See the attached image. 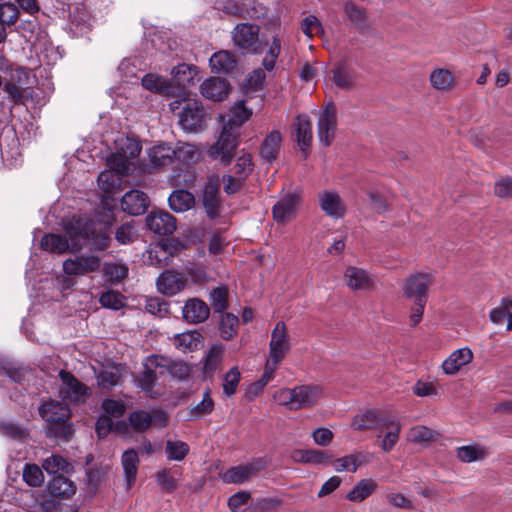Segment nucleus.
I'll use <instances>...</instances> for the list:
<instances>
[{
	"label": "nucleus",
	"instance_id": "obj_2",
	"mask_svg": "<svg viewBox=\"0 0 512 512\" xmlns=\"http://www.w3.org/2000/svg\"><path fill=\"white\" fill-rule=\"evenodd\" d=\"M141 152L139 144L132 139H121L116 152L107 158L110 169L102 171L97 179L99 189L105 194H114L122 189V179L131 172V160Z\"/></svg>",
	"mask_w": 512,
	"mask_h": 512
},
{
	"label": "nucleus",
	"instance_id": "obj_19",
	"mask_svg": "<svg viewBox=\"0 0 512 512\" xmlns=\"http://www.w3.org/2000/svg\"><path fill=\"white\" fill-rule=\"evenodd\" d=\"M149 205L148 196L140 190L126 192L121 199L122 210L133 216L145 213Z\"/></svg>",
	"mask_w": 512,
	"mask_h": 512
},
{
	"label": "nucleus",
	"instance_id": "obj_45",
	"mask_svg": "<svg viewBox=\"0 0 512 512\" xmlns=\"http://www.w3.org/2000/svg\"><path fill=\"white\" fill-rule=\"evenodd\" d=\"M223 346L220 344L213 345L206 354L204 360L205 374H213L222 362Z\"/></svg>",
	"mask_w": 512,
	"mask_h": 512
},
{
	"label": "nucleus",
	"instance_id": "obj_41",
	"mask_svg": "<svg viewBox=\"0 0 512 512\" xmlns=\"http://www.w3.org/2000/svg\"><path fill=\"white\" fill-rule=\"evenodd\" d=\"M138 462V455L134 450H128L123 453L122 466L126 478L127 488H130L135 482Z\"/></svg>",
	"mask_w": 512,
	"mask_h": 512
},
{
	"label": "nucleus",
	"instance_id": "obj_36",
	"mask_svg": "<svg viewBox=\"0 0 512 512\" xmlns=\"http://www.w3.org/2000/svg\"><path fill=\"white\" fill-rule=\"evenodd\" d=\"M457 458L464 463L481 461L488 456L486 447L479 444L465 445L456 450Z\"/></svg>",
	"mask_w": 512,
	"mask_h": 512
},
{
	"label": "nucleus",
	"instance_id": "obj_26",
	"mask_svg": "<svg viewBox=\"0 0 512 512\" xmlns=\"http://www.w3.org/2000/svg\"><path fill=\"white\" fill-rule=\"evenodd\" d=\"M210 314V309L208 305L198 299L193 298L189 299L183 307V317L184 319L193 324L204 322Z\"/></svg>",
	"mask_w": 512,
	"mask_h": 512
},
{
	"label": "nucleus",
	"instance_id": "obj_46",
	"mask_svg": "<svg viewBox=\"0 0 512 512\" xmlns=\"http://www.w3.org/2000/svg\"><path fill=\"white\" fill-rule=\"evenodd\" d=\"M97 383L103 389L116 386L120 380V372L116 367H105L97 374Z\"/></svg>",
	"mask_w": 512,
	"mask_h": 512
},
{
	"label": "nucleus",
	"instance_id": "obj_21",
	"mask_svg": "<svg viewBox=\"0 0 512 512\" xmlns=\"http://www.w3.org/2000/svg\"><path fill=\"white\" fill-rule=\"evenodd\" d=\"M159 365L160 363L158 355L153 354L148 356L143 364V372L139 377V386L150 397H155V394L152 392V386L157 380L156 370L159 367Z\"/></svg>",
	"mask_w": 512,
	"mask_h": 512
},
{
	"label": "nucleus",
	"instance_id": "obj_60",
	"mask_svg": "<svg viewBox=\"0 0 512 512\" xmlns=\"http://www.w3.org/2000/svg\"><path fill=\"white\" fill-rule=\"evenodd\" d=\"M412 392L418 397H434L438 395L436 385L428 380L420 379L412 386Z\"/></svg>",
	"mask_w": 512,
	"mask_h": 512
},
{
	"label": "nucleus",
	"instance_id": "obj_35",
	"mask_svg": "<svg viewBox=\"0 0 512 512\" xmlns=\"http://www.w3.org/2000/svg\"><path fill=\"white\" fill-rule=\"evenodd\" d=\"M209 63L212 71L215 73H229L236 67L234 56L225 50L214 53Z\"/></svg>",
	"mask_w": 512,
	"mask_h": 512
},
{
	"label": "nucleus",
	"instance_id": "obj_13",
	"mask_svg": "<svg viewBox=\"0 0 512 512\" xmlns=\"http://www.w3.org/2000/svg\"><path fill=\"white\" fill-rule=\"evenodd\" d=\"M291 348L286 325L279 321L271 333L268 358L282 362Z\"/></svg>",
	"mask_w": 512,
	"mask_h": 512
},
{
	"label": "nucleus",
	"instance_id": "obj_28",
	"mask_svg": "<svg viewBox=\"0 0 512 512\" xmlns=\"http://www.w3.org/2000/svg\"><path fill=\"white\" fill-rule=\"evenodd\" d=\"M333 83L342 90H351L355 86L356 73L345 63H337L331 70Z\"/></svg>",
	"mask_w": 512,
	"mask_h": 512
},
{
	"label": "nucleus",
	"instance_id": "obj_6",
	"mask_svg": "<svg viewBox=\"0 0 512 512\" xmlns=\"http://www.w3.org/2000/svg\"><path fill=\"white\" fill-rule=\"evenodd\" d=\"M179 125L189 133H197L204 129L206 113L203 105L197 100L188 101L178 114Z\"/></svg>",
	"mask_w": 512,
	"mask_h": 512
},
{
	"label": "nucleus",
	"instance_id": "obj_4",
	"mask_svg": "<svg viewBox=\"0 0 512 512\" xmlns=\"http://www.w3.org/2000/svg\"><path fill=\"white\" fill-rule=\"evenodd\" d=\"M172 82L175 87H172L171 84L162 80V95H178L185 96L187 94V89L195 84V77L197 75L196 67L180 64L173 68L172 72Z\"/></svg>",
	"mask_w": 512,
	"mask_h": 512
},
{
	"label": "nucleus",
	"instance_id": "obj_39",
	"mask_svg": "<svg viewBox=\"0 0 512 512\" xmlns=\"http://www.w3.org/2000/svg\"><path fill=\"white\" fill-rule=\"evenodd\" d=\"M42 466L48 474L54 476L69 474L73 470L72 465L60 455H51L46 458Z\"/></svg>",
	"mask_w": 512,
	"mask_h": 512
},
{
	"label": "nucleus",
	"instance_id": "obj_64",
	"mask_svg": "<svg viewBox=\"0 0 512 512\" xmlns=\"http://www.w3.org/2000/svg\"><path fill=\"white\" fill-rule=\"evenodd\" d=\"M102 408L106 413L105 415L114 418L121 417L126 410V406L122 401L113 399L104 400L102 403Z\"/></svg>",
	"mask_w": 512,
	"mask_h": 512
},
{
	"label": "nucleus",
	"instance_id": "obj_48",
	"mask_svg": "<svg viewBox=\"0 0 512 512\" xmlns=\"http://www.w3.org/2000/svg\"><path fill=\"white\" fill-rule=\"evenodd\" d=\"M210 302L215 312L223 313L228 306V288L219 286L210 292Z\"/></svg>",
	"mask_w": 512,
	"mask_h": 512
},
{
	"label": "nucleus",
	"instance_id": "obj_22",
	"mask_svg": "<svg viewBox=\"0 0 512 512\" xmlns=\"http://www.w3.org/2000/svg\"><path fill=\"white\" fill-rule=\"evenodd\" d=\"M201 94L213 101H222L227 97L229 91L228 82L219 77H211L200 86Z\"/></svg>",
	"mask_w": 512,
	"mask_h": 512
},
{
	"label": "nucleus",
	"instance_id": "obj_15",
	"mask_svg": "<svg viewBox=\"0 0 512 512\" xmlns=\"http://www.w3.org/2000/svg\"><path fill=\"white\" fill-rule=\"evenodd\" d=\"M297 193H288L282 197L272 209L273 218L277 223L286 224L297 216V207L300 203Z\"/></svg>",
	"mask_w": 512,
	"mask_h": 512
},
{
	"label": "nucleus",
	"instance_id": "obj_9",
	"mask_svg": "<svg viewBox=\"0 0 512 512\" xmlns=\"http://www.w3.org/2000/svg\"><path fill=\"white\" fill-rule=\"evenodd\" d=\"M266 466L267 461L265 458H255L246 464L229 468L221 475V478L228 484H243L266 468Z\"/></svg>",
	"mask_w": 512,
	"mask_h": 512
},
{
	"label": "nucleus",
	"instance_id": "obj_16",
	"mask_svg": "<svg viewBox=\"0 0 512 512\" xmlns=\"http://www.w3.org/2000/svg\"><path fill=\"white\" fill-rule=\"evenodd\" d=\"M101 259L94 255H82L75 259H67L63 263L64 272L67 275L80 276L97 271L100 268Z\"/></svg>",
	"mask_w": 512,
	"mask_h": 512
},
{
	"label": "nucleus",
	"instance_id": "obj_18",
	"mask_svg": "<svg viewBox=\"0 0 512 512\" xmlns=\"http://www.w3.org/2000/svg\"><path fill=\"white\" fill-rule=\"evenodd\" d=\"M473 360V352L468 347L454 350L442 363L441 369L445 375L454 376L464 366Z\"/></svg>",
	"mask_w": 512,
	"mask_h": 512
},
{
	"label": "nucleus",
	"instance_id": "obj_25",
	"mask_svg": "<svg viewBox=\"0 0 512 512\" xmlns=\"http://www.w3.org/2000/svg\"><path fill=\"white\" fill-rule=\"evenodd\" d=\"M203 343L204 337L196 330L179 333L173 337V345L183 353L196 351L203 346Z\"/></svg>",
	"mask_w": 512,
	"mask_h": 512
},
{
	"label": "nucleus",
	"instance_id": "obj_47",
	"mask_svg": "<svg viewBox=\"0 0 512 512\" xmlns=\"http://www.w3.org/2000/svg\"><path fill=\"white\" fill-rule=\"evenodd\" d=\"M47 434L57 440L69 441L73 435L71 424L67 420L55 422L47 426Z\"/></svg>",
	"mask_w": 512,
	"mask_h": 512
},
{
	"label": "nucleus",
	"instance_id": "obj_10",
	"mask_svg": "<svg viewBox=\"0 0 512 512\" xmlns=\"http://www.w3.org/2000/svg\"><path fill=\"white\" fill-rule=\"evenodd\" d=\"M202 203L207 216L210 219L219 217L221 211L220 177L211 174L203 188Z\"/></svg>",
	"mask_w": 512,
	"mask_h": 512
},
{
	"label": "nucleus",
	"instance_id": "obj_5",
	"mask_svg": "<svg viewBox=\"0 0 512 512\" xmlns=\"http://www.w3.org/2000/svg\"><path fill=\"white\" fill-rule=\"evenodd\" d=\"M237 146V135L228 129L227 125H223L218 140L210 146L207 153L212 159L219 160L222 165L227 166L235 156Z\"/></svg>",
	"mask_w": 512,
	"mask_h": 512
},
{
	"label": "nucleus",
	"instance_id": "obj_44",
	"mask_svg": "<svg viewBox=\"0 0 512 512\" xmlns=\"http://www.w3.org/2000/svg\"><path fill=\"white\" fill-rule=\"evenodd\" d=\"M344 11L349 20L359 29L368 27L366 12L361 7L353 2H346L344 4Z\"/></svg>",
	"mask_w": 512,
	"mask_h": 512
},
{
	"label": "nucleus",
	"instance_id": "obj_31",
	"mask_svg": "<svg viewBox=\"0 0 512 512\" xmlns=\"http://www.w3.org/2000/svg\"><path fill=\"white\" fill-rule=\"evenodd\" d=\"M381 430H387L381 441V448L385 452H389L394 448L399 440L401 424L393 416H389L387 420L383 422Z\"/></svg>",
	"mask_w": 512,
	"mask_h": 512
},
{
	"label": "nucleus",
	"instance_id": "obj_34",
	"mask_svg": "<svg viewBox=\"0 0 512 512\" xmlns=\"http://www.w3.org/2000/svg\"><path fill=\"white\" fill-rule=\"evenodd\" d=\"M189 451L190 446L177 437H170L165 441L164 453L169 461H183Z\"/></svg>",
	"mask_w": 512,
	"mask_h": 512
},
{
	"label": "nucleus",
	"instance_id": "obj_62",
	"mask_svg": "<svg viewBox=\"0 0 512 512\" xmlns=\"http://www.w3.org/2000/svg\"><path fill=\"white\" fill-rule=\"evenodd\" d=\"M253 167L254 164L251 154L243 153L237 158L235 164V173L238 175V177H241L245 180L246 177L252 172Z\"/></svg>",
	"mask_w": 512,
	"mask_h": 512
},
{
	"label": "nucleus",
	"instance_id": "obj_38",
	"mask_svg": "<svg viewBox=\"0 0 512 512\" xmlns=\"http://www.w3.org/2000/svg\"><path fill=\"white\" fill-rule=\"evenodd\" d=\"M168 202L170 208L175 212H184L194 205L195 198L187 190H176L170 195Z\"/></svg>",
	"mask_w": 512,
	"mask_h": 512
},
{
	"label": "nucleus",
	"instance_id": "obj_54",
	"mask_svg": "<svg viewBox=\"0 0 512 512\" xmlns=\"http://www.w3.org/2000/svg\"><path fill=\"white\" fill-rule=\"evenodd\" d=\"M99 302L104 308L119 310L124 306L125 298L119 292L110 290L101 294Z\"/></svg>",
	"mask_w": 512,
	"mask_h": 512
},
{
	"label": "nucleus",
	"instance_id": "obj_32",
	"mask_svg": "<svg viewBox=\"0 0 512 512\" xmlns=\"http://www.w3.org/2000/svg\"><path fill=\"white\" fill-rule=\"evenodd\" d=\"M251 115L252 110L245 106V100H239L230 108L227 114V122L224 125H227L228 129L233 131L249 120Z\"/></svg>",
	"mask_w": 512,
	"mask_h": 512
},
{
	"label": "nucleus",
	"instance_id": "obj_12",
	"mask_svg": "<svg viewBox=\"0 0 512 512\" xmlns=\"http://www.w3.org/2000/svg\"><path fill=\"white\" fill-rule=\"evenodd\" d=\"M337 129V110L333 103H329L320 112L317 130L322 145L328 147L332 143Z\"/></svg>",
	"mask_w": 512,
	"mask_h": 512
},
{
	"label": "nucleus",
	"instance_id": "obj_30",
	"mask_svg": "<svg viewBox=\"0 0 512 512\" xmlns=\"http://www.w3.org/2000/svg\"><path fill=\"white\" fill-rule=\"evenodd\" d=\"M187 282L185 274L168 270L162 272V294L175 295L184 289Z\"/></svg>",
	"mask_w": 512,
	"mask_h": 512
},
{
	"label": "nucleus",
	"instance_id": "obj_24",
	"mask_svg": "<svg viewBox=\"0 0 512 512\" xmlns=\"http://www.w3.org/2000/svg\"><path fill=\"white\" fill-rule=\"evenodd\" d=\"M282 137L279 131H271L262 141L259 155L264 162L273 163L280 152Z\"/></svg>",
	"mask_w": 512,
	"mask_h": 512
},
{
	"label": "nucleus",
	"instance_id": "obj_43",
	"mask_svg": "<svg viewBox=\"0 0 512 512\" xmlns=\"http://www.w3.org/2000/svg\"><path fill=\"white\" fill-rule=\"evenodd\" d=\"M182 473V468L177 465L169 469H162V491L170 493L177 489Z\"/></svg>",
	"mask_w": 512,
	"mask_h": 512
},
{
	"label": "nucleus",
	"instance_id": "obj_1",
	"mask_svg": "<svg viewBox=\"0 0 512 512\" xmlns=\"http://www.w3.org/2000/svg\"><path fill=\"white\" fill-rule=\"evenodd\" d=\"M64 230L69 237L58 234H46L42 237L41 248L47 252L62 254L69 250H78L86 243H90L97 249H105L108 245V236L105 233L96 234L92 229L93 222L86 217L73 216L63 222Z\"/></svg>",
	"mask_w": 512,
	"mask_h": 512
},
{
	"label": "nucleus",
	"instance_id": "obj_17",
	"mask_svg": "<svg viewBox=\"0 0 512 512\" xmlns=\"http://www.w3.org/2000/svg\"><path fill=\"white\" fill-rule=\"evenodd\" d=\"M344 281L352 291H366L372 289L373 278L363 268L348 266L344 272Z\"/></svg>",
	"mask_w": 512,
	"mask_h": 512
},
{
	"label": "nucleus",
	"instance_id": "obj_42",
	"mask_svg": "<svg viewBox=\"0 0 512 512\" xmlns=\"http://www.w3.org/2000/svg\"><path fill=\"white\" fill-rule=\"evenodd\" d=\"M265 44L268 46V50L262 60V64L265 70L272 71L281 52V38L279 34H274L271 42L265 41Z\"/></svg>",
	"mask_w": 512,
	"mask_h": 512
},
{
	"label": "nucleus",
	"instance_id": "obj_52",
	"mask_svg": "<svg viewBox=\"0 0 512 512\" xmlns=\"http://www.w3.org/2000/svg\"><path fill=\"white\" fill-rule=\"evenodd\" d=\"M361 454H351L346 455L344 457L335 459L333 461L334 469L337 472L349 471L356 472L358 467L360 466Z\"/></svg>",
	"mask_w": 512,
	"mask_h": 512
},
{
	"label": "nucleus",
	"instance_id": "obj_40",
	"mask_svg": "<svg viewBox=\"0 0 512 512\" xmlns=\"http://www.w3.org/2000/svg\"><path fill=\"white\" fill-rule=\"evenodd\" d=\"M293 458L299 462L309 464H324L331 460V456L328 453L316 449L296 450Z\"/></svg>",
	"mask_w": 512,
	"mask_h": 512
},
{
	"label": "nucleus",
	"instance_id": "obj_11",
	"mask_svg": "<svg viewBox=\"0 0 512 512\" xmlns=\"http://www.w3.org/2000/svg\"><path fill=\"white\" fill-rule=\"evenodd\" d=\"M234 44L243 50L261 53L259 44V27L250 23H240L233 30Z\"/></svg>",
	"mask_w": 512,
	"mask_h": 512
},
{
	"label": "nucleus",
	"instance_id": "obj_7",
	"mask_svg": "<svg viewBox=\"0 0 512 512\" xmlns=\"http://www.w3.org/2000/svg\"><path fill=\"white\" fill-rule=\"evenodd\" d=\"M62 385L59 396L68 406L70 404L83 403L89 394V388L78 381L70 372L61 370L59 372Z\"/></svg>",
	"mask_w": 512,
	"mask_h": 512
},
{
	"label": "nucleus",
	"instance_id": "obj_27",
	"mask_svg": "<svg viewBox=\"0 0 512 512\" xmlns=\"http://www.w3.org/2000/svg\"><path fill=\"white\" fill-rule=\"evenodd\" d=\"M41 417L49 424L68 420L70 417V410L64 403L61 404L56 401H48L41 405L39 408Z\"/></svg>",
	"mask_w": 512,
	"mask_h": 512
},
{
	"label": "nucleus",
	"instance_id": "obj_8",
	"mask_svg": "<svg viewBox=\"0 0 512 512\" xmlns=\"http://www.w3.org/2000/svg\"><path fill=\"white\" fill-rule=\"evenodd\" d=\"M432 283L433 278L431 274H411L403 281V296L412 301L427 302L429 288Z\"/></svg>",
	"mask_w": 512,
	"mask_h": 512
},
{
	"label": "nucleus",
	"instance_id": "obj_51",
	"mask_svg": "<svg viewBox=\"0 0 512 512\" xmlns=\"http://www.w3.org/2000/svg\"><path fill=\"white\" fill-rule=\"evenodd\" d=\"M238 317L231 313H224L220 322V334L225 340L231 339L237 332Z\"/></svg>",
	"mask_w": 512,
	"mask_h": 512
},
{
	"label": "nucleus",
	"instance_id": "obj_56",
	"mask_svg": "<svg viewBox=\"0 0 512 512\" xmlns=\"http://www.w3.org/2000/svg\"><path fill=\"white\" fill-rule=\"evenodd\" d=\"M302 32L309 38L323 34V27L315 15L306 16L301 22Z\"/></svg>",
	"mask_w": 512,
	"mask_h": 512
},
{
	"label": "nucleus",
	"instance_id": "obj_37",
	"mask_svg": "<svg viewBox=\"0 0 512 512\" xmlns=\"http://www.w3.org/2000/svg\"><path fill=\"white\" fill-rule=\"evenodd\" d=\"M49 489L54 496L69 498L76 492L75 484L64 475L54 476L49 484Z\"/></svg>",
	"mask_w": 512,
	"mask_h": 512
},
{
	"label": "nucleus",
	"instance_id": "obj_20",
	"mask_svg": "<svg viewBox=\"0 0 512 512\" xmlns=\"http://www.w3.org/2000/svg\"><path fill=\"white\" fill-rule=\"evenodd\" d=\"M389 416L390 415H384L377 410H367L353 417L351 427L357 431L381 428L383 422H385Z\"/></svg>",
	"mask_w": 512,
	"mask_h": 512
},
{
	"label": "nucleus",
	"instance_id": "obj_63",
	"mask_svg": "<svg viewBox=\"0 0 512 512\" xmlns=\"http://www.w3.org/2000/svg\"><path fill=\"white\" fill-rule=\"evenodd\" d=\"M104 273L113 281H121L128 274V268L122 263H107L104 266Z\"/></svg>",
	"mask_w": 512,
	"mask_h": 512
},
{
	"label": "nucleus",
	"instance_id": "obj_29",
	"mask_svg": "<svg viewBox=\"0 0 512 512\" xmlns=\"http://www.w3.org/2000/svg\"><path fill=\"white\" fill-rule=\"evenodd\" d=\"M431 86L440 92H449L455 89L457 83L452 72L445 68H435L429 76Z\"/></svg>",
	"mask_w": 512,
	"mask_h": 512
},
{
	"label": "nucleus",
	"instance_id": "obj_55",
	"mask_svg": "<svg viewBox=\"0 0 512 512\" xmlns=\"http://www.w3.org/2000/svg\"><path fill=\"white\" fill-rule=\"evenodd\" d=\"M24 481L32 487H39L44 481V475L36 464H27L23 470Z\"/></svg>",
	"mask_w": 512,
	"mask_h": 512
},
{
	"label": "nucleus",
	"instance_id": "obj_14",
	"mask_svg": "<svg viewBox=\"0 0 512 512\" xmlns=\"http://www.w3.org/2000/svg\"><path fill=\"white\" fill-rule=\"evenodd\" d=\"M318 203L324 214L330 218L340 219L346 214V204L336 191H321L318 194Z\"/></svg>",
	"mask_w": 512,
	"mask_h": 512
},
{
	"label": "nucleus",
	"instance_id": "obj_53",
	"mask_svg": "<svg viewBox=\"0 0 512 512\" xmlns=\"http://www.w3.org/2000/svg\"><path fill=\"white\" fill-rule=\"evenodd\" d=\"M510 311H512V297L503 298L499 306L490 311L489 317L491 322L496 325L501 324Z\"/></svg>",
	"mask_w": 512,
	"mask_h": 512
},
{
	"label": "nucleus",
	"instance_id": "obj_58",
	"mask_svg": "<svg viewBox=\"0 0 512 512\" xmlns=\"http://www.w3.org/2000/svg\"><path fill=\"white\" fill-rule=\"evenodd\" d=\"M408 440L414 443L429 442L434 438V432L426 426L412 427L408 432Z\"/></svg>",
	"mask_w": 512,
	"mask_h": 512
},
{
	"label": "nucleus",
	"instance_id": "obj_33",
	"mask_svg": "<svg viewBox=\"0 0 512 512\" xmlns=\"http://www.w3.org/2000/svg\"><path fill=\"white\" fill-rule=\"evenodd\" d=\"M378 483L372 478L359 480L347 494V499L352 502H362L376 492Z\"/></svg>",
	"mask_w": 512,
	"mask_h": 512
},
{
	"label": "nucleus",
	"instance_id": "obj_50",
	"mask_svg": "<svg viewBox=\"0 0 512 512\" xmlns=\"http://www.w3.org/2000/svg\"><path fill=\"white\" fill-rule=\"evenodd\" d=\"M266 75L261 68L253 70L243 83V90L246 94L262 89Z\"/></svg>",
	"mask_w": 512,
	"mask_h": 512
},
{
	"label": "nucleus",
	"instance_id": "obj_59",
	"mask_svg": "<svg viewBox=\"0 0 512 512\" xmlns=\"http://www.w3.org/2000/svg\"><path fill=\"white\" fill-rule=\"evenodd\" d=\"M240 372L237 367L231 368L224 377L223 391L227 396H232L236 393L238 384L240 382Z\"/></svg>",
	"mask_w": 512,
	"mask_h": 512
},
{
	"label": "nucleus",
	"instance_id": "obj_57",
	"mask_svg": "<svg viewBox=\"0 0 512 512\" xmlns=\"http://www.w3.org/2000/svg\"><path fill=\"white\" fill-rule=\"evenodd\" d=\"M214 408V401L210 396V392L206 391L203 395V399L195 406L191 407L190 415L195 418H201L207 414H210Z\"/></svg>",
	"mask_w": 512,
	"mask_h": 512
},
{
	"label": "nucleus",
	"instance_id": "obj_49",
	"mask_svg": "<svg viewBox=\"0 0 512 512\" xmlns=\"http://www.w3.org/2000/svg\"><path fill=\"white\" fill-rule=\"evenodd\" d=\"M128 421L133 431L141 432L150 427L152 415L149 412L139 410L131 413Z\"/></svg>",
	"mask_w": 512,
	"mask_h": 512
},
{
	"label": "nucleus",
	"instance_id": "obj_61",
	"mask_svg": "<svg viewBox=\"0 0 512 512\" xmlns=\"http://www.w3.org/2000/svg\"><path fill=\"white\" fill-rule=\"evenodd\" d=\"M19 11L15 4L5 2L0 4V22L5 24L13 25L18 20Z\"/></svg>",
	"mask_w": 512,
	"mask_h": 512
},
{
	"label": "nucleus",
	"instance_id": "obj_23",
	"mask_svg": "<svg viewBox=\"0 0 512 512\" xmlns=\"http://www.w3.org/2000/svg\"><path fill=\"white\" fill-rule=\"evenodd\" d=\"M293 127L295 129L296 141L301 147L304 157H307V149L310 147L313 138L312 124L307 116L298 115Z\"/></svg>",
	"mask_w": 512,
	"mask_h": 512
},
{
	"label": "nucleus",
	"instance_id": "obj_3",
	"mask_svg": "<svg viewBox=\"0 0 512 512\" xmlns=\"http://www.w3.org/2000/svg\"><path fill=\"white\" fill-rule=\"evenodd\" d=\"M324 387L317 384H302L293 388H281L274 392L273 399L290 411L310 409L324 398Z\"/></svg>",
	"mask_w": 512,
	"mask_h": 512
}]
</instances>
